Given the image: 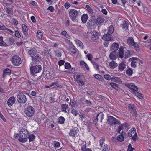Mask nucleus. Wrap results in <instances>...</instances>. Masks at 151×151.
Segmentation results:
<instances>
[{"mask_svg":"<svg viewBox=\"0 0 151 151\" xmlns=\"http://www.w3.org/2000/svg\"><path fill=\"white\" fill-rule=\"evenodd\" d=\"M22 28L23 33L25 35L27 34L28 29L27 27L24 24L22 25Z\"/></svg>","mask_w":151,"mask_h":151,"instance_id":"2f4dec72","label":"nucleus"},{"mask_svg":"<svg viewBox=\"0 0 151 151\" xmlns=\"http://www.w3.org/2000/svg\"><path fill=\"white\" fill-rule=\"evenodd\" d=\"M55 55L56 56L60 57L61 56V53L59 50H56L54 51Z\"/></svg>","mask_w":151,"mask_h":151,"instance_id":"8fccbe9b","label":"nucleus"},{"mask_svg":"<svg viewBox=\"0 0 151 151\" xmlns=\"http://www.w3.org/2000/svg\"><path fill=\"white\" fill-rule=\"evenodd\" d=\"M127 44L130 47L132 46V45L133 44L134 41V39L132 37H129L127 41Z\"/></svg>","mask_w":151,"mask_h":151,"instance_id":"b1692460","label":"nucleus"},{"mask_svg":"<svg viewBox=\"0 0 151 151\" xmlns=\"http://www.w3.org/2000/svg\"><path fill=\"white\" fill-rule=\"evenodd\" d=\"M61 106L62 109L63 110L64 109H66V108H67L68 106L66 104H63L61 105Z\"/></svg>","mask_w":151,"mask_h":151,"instance_id":"338daca9","label":"nucleus"},{"mask_svg":"<svg viewBox=\"0 0 151 151\" xmlns=\"http://www.w3.org/2000/svg\"><path fill=\"white\" fill-rule=\"evenodd\" d=\"M134 93L135 94V95L139 99H142L143 98V97L142 94L138 92L137 91H136L134 92Z\"/></svg>","mask_w":151,"mask_h":151,"instance_id":"09e8293b","label":"nucleus"},{"mask_svg":"<svg viewBox=\"0 0 151 151\" xmlns=\"http://www.w3.org/2000/svg\"><path fill=\"white\" fill-rule=\"evenodd\" d=\"M65 63V61L63 60H60L58 62L59 65L60 67L63 65Z\"/></svg>","mask_w":151,"mask_h":151,"instance_id":"680f3d73","label":"nucleus"},{"mask_svg":"<svg viewBox=\"0 0 151 151\" xmlns=\"http://www.w3.org/2000/svg\"><path fill=\"white\" fill-rule=\"evenodd\" d=\"M70 105L72 107L76 108L78 106L77 102L75 101H70Z\"/></svg>","mask_w":151,"mask_h":151,"instance_id":"a19ab883","label":"nucleus"},{"mask_svg":"<svg viewBox=\"0 0 151 151\" xmlns=\"http://www.w3.org/2000/svg\"><path fill=\"white\" fill-rule=\"evenodd\" d=\"M134 54V52L133 51L126 50L124 51V59H126L130 57Z\"/></svg>","mask_w":151,"mask_h":151,"instance_id":"9b49d317","label":"nucleus"},{"mask_svg":"<svg viewBox=\"0 0 151 151\" xmlns=\"http://www.w3.org/2000/svg\"><path fill=\"white\" fill-rule=\"evenodd\" d=\"M43 36V34L40 30H38L37 33V37L39 39H41Z\"/></svg>","mask_w":151,"mask_h":151,"instance_id":"c9c22d12","label":"nucleus"},{"mask_svg":"<svg viewBox=\"0 0 151 151\" xmlns=\"http://www.w3.org/2000/svg\"><path fill=\"white\" fill-rule=\"evenodd\" d=\"M65 120V118L63 117H60L59 118L58 123L60 124H63Z\"/></svg>","mask_w":151,"mask_h":151,"instance_id":"a18cd8bd","label":"nucleus"},{"mask_svg":"<svg viewBox=\"0 0 151 151\" xmlns=\"http://www.w3.org/2000/svg\"><path fill=\"white\" fill-rule=\"evenodd\" d=\"M118 55L119 57L122 59L124 58V54L123 47L121 46L118 50Z\"/></svg>","mask_w":151,"mask_h":151,"instance_id":"6ab92c4d","label":"nucleus"},{"mask_svg":"<svg viewBox=\"0 0 151 151\" xmlns=\"http://www.w3.org/2000/svg\"><path fill=\"white\" fill-rule=\"evenodd\" d=\"M136 132V129L134 128H132L128 132V135L130 137L133 136Z\"/></svg>","mask_w":151,"mask_h":151,"instance_id":"a878e982","label":"nucleus"},{"mask_svg":"<svg viewBox=\"0 0 151 151\" xmlns=\"http://www.w3.org/2000/svg\"><path fill=\"white\" fill-rule=\"evenodd\" d=\"M132 136V138L134 141H136L138 138L137 133H136Z\"/></svg>","mask_w":151,"mask_h":151,"instance_id":"13d9d810","label":"nucleus"},{"mask_svg":"<svg viewBox=\"0 0 151 151\" xmlns=\"http://www.w3.org/2000/svg\"><path fill=\"white\" fill-rule=\"evenodd\" d=\"M119 46L118 43H113L110 47V50L112 52H115L119 49Z\"/></svg>","mask_w":151,"mask_h":151,"instance_id":"dca6fc26","label":"nucleus"},{"mask_svg":"<svg viewBox=\"0 0 151 151\" xmlns=\"http://www.w3.org/2000/svg\"><path fill=\"white\" fill-rule=\"evenodd\" d=\"M76 48L75 47L74 45H71L69 47L68 50L73 54H75L77 52Z\"/></svg>","mask_w":151,"mask_h":151,"instance_id":"bb28decb","label":"nucleus"},{"mask_svg":"<svg viewBox=\"0 0 151 151\" xmlns=\"http://www.w3.org/2000/svg\"><path fill=\"white\" fill-rule=\"evenodd\" d=\"M16 99L14 97H10L8 100L7 101V103L8 105L9 106H12L13 104L14 103Z\"/></svg>","mask_w":151,"mask_h":151,"instance_id":"a211bd4d","label":"nucleus"},{"mask_svg":"<svg viewBox=\"0 0 151 151\" xmlns=\"http://www.w3.org/2000/svg\"><path fill=\"white\" fill-rule=\"evenodd\" d=\"M75 42H76L77 45L80 47L82 49L84 48V46L81 41L78 40H75Z\"/></svg>","mask_w":151,"mask_h":151,"instance_id":"72a5a7b5","label":"nucleus"},{"mask_svg":"<svg viewBox=\"0 0 151 151\" xmlns=\"http://www.w3.org/2000/svg\"><path fill=\"white\" fill-rule=\"evenodd\" d=\"M104 115L102 112H100L97 114L96 117L94 118L93 119L94 123L95 125L97 126L98 122H101L103 119H104Z\"/></svg>","mask_w":151,"mask_h":151,"instance_id":"0eeeda50","label":"nucleus"},{"mask_svg":"<svg viewBox=\"0 0 151 151\" xmlns=\"http://www.w3.org/2000/svg\"><path fill=\"white\" fill-rule=\"evenodd\" d=\"M99 34L96 31H93L91 33V39L93 40H95L99 38Z\"/></svg>","mask_w":151,"mask_h":151,"instance_id":"2eb2a0df","label":"nucleus"},{"mask_svg":"<svg viewBox=\"0 0 151 151\" xmlns=\"http://www.w3.org/2000/svg\"><path fill=\"white\" fill-rule=\"evenodd\" d=\"M91 63H92L93 65L94 66L95 69L96 70H99V66L98 64L94 61H92Z\"/></svg>","mask_w":151,"mask_h":151,"instance_id":"c03bdc74","label":"nucleus"},{"mask_svg":"<svg viewBox=\"0 0 151 151\" xmlns=\"http://www.w3.org/2000/svg\"><path fill=\"white\" fill-rule=\"evenodd\" d=\"M79 11L74 9H71L69 12V16L72 21H74L78 15Z\"/></svg>","mask_w":151,"mask_h":151,"instance_id":"39448f33","label":"nucleus"},{"mask_svg":"<svg viewBox=\"0 0 151 151\" xmlns=\"http://www.w3.org/2000/svg\"><path fill=\"white\" fill-rule=\"evenodd\" d=\"M52 145L55 148H58L60 147V143L57 141H54L53 142L52 144Z\"/></svg>","mask_w":151,"mask_h":151,"instance_id":"f704fd0d","label":"nucleus"},{"mask_svg":"<svg viewBox=\"0 0 151 151\" xmlns=\"http://www.w3.org/2000/svg\"><path fill=\"white\" fill-rule=\"evenodd\" d=\"M126 65L125 62H123L120 63L119 66L118 68L119 70L122 71L126 68Z\"/></svg>","mask_w":151,"mask_h":151,"instance_id":"393cba45","label":"nucleus"},{"mask_svg":"<svg viewBox=\"0 0 151 151\" xmlns=\"http://www.w3.org/2000/svg\"><path fill=\"white\" fill-rule=\"evenodd\" d=\"M89 60H90L91 62L92 61H93L92 60V58H93V56L91 54H88L86 55Z\"/></svg>","mask_w":151,"mask_h":151,"instance_id":"bf43d9fd","label":"nucleus"},{"mask_svg":"<svg viewBox=\"0 0 151 151\" xmlns=\"http://www.w3.org/2000/svg\"><path fill=\"white\" fill-rule=\"evenodd\" d=\"M128 149H127L128 151H133L134 150V148H132V147L131 145L130 144H129L128 146Z\"/></svg>","mask_w":151,"mask_h":151,"instance_id":"4d7b16f0","label":"nucleus"},{"mask_svg":"<svg viewBox=\"0 0 151 151\" xmlns=\"http://www.w3.org/2000/svg\"><path fill=\"white\" fill-rule=\"evenodd\" d=\"M129 61H131V66L132 67L135 68L137 66H139L141 64H143V62L139 59L132 57L129 59Z\"/></svg>","mask_w":151,"mask_h":151,"instance_id":"f03ea898","label":"nucleus"},{"mask_svg":"<svg viewBox=\"0 0 151 151\" xmlns=\"http://www.w3.org/2000/svg\"><path fill=\"white\" fill-rule=\"evenodd\" d=\"M102 39L105 40L110 41L113 40V37L111 34L107 33L103 35Z\"/></svg>","mask_w":151,"mask_h":151,"instance_id":"f8f14e48","label":"nucleus"},{"mask_svg":"<svg viewBox=\"0 0 151 151\" xmlns=\"http://www.w3.org/2000/svg\"><path fill=\"white\" fill-rule=\"evenodd\" d=\"M13 8V6H10L7 8L6 12L8 14H9L10 13V10H12Z\"/></svg>","mask_w":151,"mask_h":151,"instance_id":"5fc2aeb1","label":"nucleus"},{"mask_svg":"<svg viewBox=\"0 0 151 151\" xmlns=\"http://www.w3.org/2000/svg\"><path fill=\"white\" fill-rule=\"evenodd\" d=\"M80 64L81 65L84 66L87 70H89V68L88 65L84 61L81 60L80 62Z\"/></svg>","mask_w":151,"mask_h":151,"instance_id":"79ce46f5","label":"nucleus"},{"mask_svg":"<svg viewBox=\"0 0 151 151\" xmlns=\"http://www.w3.org/2000/svg\"><path fill=\"white\" fill-rule=\"evenodd\" d=\"M110 85L113 88L115 89H118L119 88L118 85L114 83H110Z\"/></svg>","mask_w":151,"mask_h":151,"instance_id":"49530a36","label":"nucleus"},{"mask_svg":"<svg viewBox=\"0 0 151 151\" xmlns=\"http://www.w3.org/2000/svg\"><path fill=\"white\" fill-rule=\"evenodd\" d=\"M20 137L18 140L22 143H24L27 141V138L29 136V133L27 130L23 129L19 131Z\"/></svg>","mask_w":151,"mask_h":151,"instance_id":"f257e3e1","label":"nucleus"},{"mask_svg":"<svg viewBox=\"0 0 151 151\" xmlns=\"http://www.w3.org/2000/svg\"><path fill=\"white\" fill-rule=\"evenodd\" d=\"M104 19L101 17H98L97 19V22L99 24L102 23L104 22Z\"/></svg>","mask_w":151,"mask_h":151,"instance_id":"4c0bfd02","label":"nucleus"},{"mask_svg":"<svg viewBox=\"0 0 151 151\" xmlns=\"http://www.w3.org/2000/svg\"><path fill=\"white\" fill-rule=\"evenodd\" d=\"M130 110L132 112L135 116L136 117L137 116V112H136L135 108L134 107L132 108V109H131Z\"/></svg>","mask_w":151,"mask_h":151,"instance_id":"de8ad7c7","label":"nucleus"},{"mask_svg":"<svg viewBox=\"0 0 151 151\" xmlns=\"http://www.w3.org/2000/svg\"><path fill=\"white\" fill-rule=\"evenodd\" d=\"M113 27L112 25H111L109 26V27L108 28V32L107 33L111 35L113 33Z\"/></svg>","mask_w":151,"mask_h":151,"instance_id":"58836bf2","label":"nucleus"},{"mask_svg":"<svg viewBox=\"0 0 151 151\" xmlns=\"http://www.w3.org/2000/svg\"><path fill=\"white\" fill-rule=\"evenodd\" d=\"M87 28L88 29H91L94 27L95 23L92 20H90L87 23Z\"/></svg>","mask_w":151,"mask_h":151,"instance_id":"aec40b11","label":"nucleus"},{"mask_svg":"<svg viewBox=\"0 0 151 151\" xmlns=\"http://www.w3.org/2000/svg\"><path fill=\"white\" fill-rule=\"evenodd\" d=\"M132 46H133L134 48L136 51H138L139 50V43L137 42H134L132 45Z\"/></svg>","mask_w":151,"mask_h":151,"instance_id":"473e14b6","label":"nucleus"},{"mask_svg":"<svg viewBox=\"0 0 151 151\" xmlns=\"http://www.w3.org/2000/svg\"><path fill=\"white\" fill-rule=\"evenodd\" d=\"M17 99L18 102L21 104H24L27 101L25 95L22 93H20L18 95Z\"/></svg>","mask_w":151,"mask_h":151,"instance_id":"1a4fd4ad","label":"nucleus"},{"mask_svg":"<svg viewBox=\"0 0 151 151\" xmlns=\"http://www.w3.org/2000/svg\"><path fill=\"white\" fill-rule=\"evenodd\" d=\"M15 35L17 37L19 38L21 37V35L19 31L17 30L15 31Z\"/></svg>","mask_w":151,"mask_h":151,"instance_id":"052dcab7","label":"nucleus"},{"mask_svg":"<svg viewBox=\"0 0 151 151\" xmlns=\"http://www.w3.org/2000/svg\"><path fill=\"white\" fill-rule=\"evenodd\" d=\"M11 70L8 68H6L4 69L3 71V76L4 77L6 76V75H9L11 73Z\"/></svg>","mask_w":151,"mask_h":151,"instance_id":"7c9ffc66","label":"nucleus"},{"mask_svg":"<svg viewBox=\"0 0 151 151\" xmlns=\"http://www.w3.org/2000/svg\"><path fill=\"white\" fill-rule=\"evenodd\" d=\"M71 113L74 115L76 116L78 114V112L75 109H73L71 111Z\"/></svg>","mask_w":151,"mask_h":151,"instance_id":"864d4df0","label":"nucleus"},{"mask_svg":"<svg viewBox=\"0 0 151 151\" xmlns=\"http://www.w3.org/2000/svg\"><path fill=\"white\" fill-rule=\"evenodd\" d=\"M28 52L29 54L32 57H33L34 55L36 54L37 52V50L34 47L31 48L30 49L28 50Z\"/></svg>","mask_w":151,"mask_h":151,"instance_id":"f3484780","label":"nucleus"},{"mask_svg":"<svg viewBox=\"0 0 151 151\" xmlns=\"http://www.w3.org/2000/svg\"><path fill=\"white\" fill-rule=\"evenodd\" d=\"M124 127H125V125L123 124H121L119 125L118 127V129L117 131V132L119 133L123 129Z\"/></svg>","mask_w":151,"mask_h":151,"instance_id":"37998d69","label":"nucleus"},{"mask_svg":"<svg viewBox=\"0 0 151 151\" xmlns=\"http://www.w3.org/2000/svg\"><path fill=\"white\" fill-rule=\"evenodd\" d=\"M65 69H68L71 67V66L69 63L66 62L65 63Z\"/></svg>","mask_w":151,"mask_h":151,"instance_id":"6e6d98bb","label":"nucleus"},{"mask_svg":"<svg viewBox=\"0 0 151 151\" xmlns=\"http://www.w3.org/2000/svg\"><path fill=\"white\" fill-rule=\"evenodd\" d=\"M32 58V60L33 63H35L40 61L41 59V57L40 54L37 52L36 54L34 55Z\"/></svg>","mask_w":151,"mask_h":151,"instance_id":"9d476101","label":"nucleus"},{"mask_svg":"<svg viewBox=\"0 0 151 151\" xmlns=\"http://www.w3.org/2000/svg\"><path fill=\"white\" fill-rule=\"evenodd\" d=\"M78 130L77 127H75L73 129L71 130L69 133V134L70 136L72 137H75L77 136Z\"/></svg>","mask_w":151,"mask_h":151,"instance_id":"4468645a","label":"nucleus"},{"mask_svg":"<svg viewBox=\"0 0 151 151\" xmlns=\"http://www.w3.org/2000/svg\"><path fill=\"white\" fill-rule=\"evenodd\" d=\"M81 76V75H78L76 77V79L77 83H80L81 84V86H82L84 85V83H83V81L81 80L80 79Z\"/></svg>","mask_w":151,"mask_h":151,"instance_id":"c756f323","label":"nucleus"},{"mask_svg":"<svg viewBox=\"0 0 151 151\" xmlns=\"http://www.w3.org/2000/svg\"><path fill=\"white\" fill-rule=\"evenodd\" d=\"M125 85L130 89L132 90L134 93L138 90L137 87L133 83H126Z\"/></svg>","mask_w":151,"mask_h":151,"instance_id":"ddd939ff","label":"nucleus"},{"mask_svg":"<svg viewBox=\"0 0 151 151\" xmlns=\"http://www.w3.org/2000/svg\"><path fill=\"white\" fill-rule=\"evenodd\" d=\"M109 149L108 147L106 145V146L104 145V148L103 151H109Z\"/></svg>","mask_w":151,"mask_h":151,"instance_id":"774afa93","label":"nucleus"},{"mask_svg":"<svg viewBox=\"0 0 151 151\" xmlns=\"http://www.w3.org/2000/svg\"><path fill=\"white\" fill-rule=\"evenodd\" d=\"M42 69V68L40 65H36L30 67V72L32 74L34 75L35 73H37L40 72Z\"/></svg>","mask_w":151,"mask_h":151,"instance_id":"423d86ee","label":"nucleus"},{"mask_svg":"<svg viewBox=\"0 0 151 151\" xmlns=\"http://www.w3.org/2000/svg\"><path fill=\"white\" fill-rule=\"evenodd\" d=\"M124 139V137L122 135H119L117 136V138L115 137H113L112 139L113 142H116V140H118L120 142H122Z\"/></svg>","mask_w":151,"mask_h":151,"instance_id":"5701e85b","label":"nucleus"},{"mask_svg":"<svg viewBox=\"0 0 151 151\" xmlns=\"http://www.w3.org/2000/svg\"><path fill=\"white\" fill-rule=\"evenodd\" d=\"M47 9L48 10H50L52 12H53L54 10V8L52 6H49Z\"/></svg>","mask_w":151,"mask_h":151,"instance_id":"e2e57ef3","label":"nucleus"},{"mask_svg":"<svg viewBox=\"0 0 151 151\" xmlns=\"http://www.w3.org/2000/svg\"><path fill=\"white\" fill-rule=\"evenodd\" d=\"M105 139L104 138H101L99 140V144L101 147H102L103 143H104Z\"/></svg>","mask_w":151,"mask_h":151,"instance_id":"3c124183","label":"nucleus"},{"mask_svg":"<svg viewBox=\"0 0 151 151\" xmlns=\"http://www.w3.org/2000/svg\"><path fill=\"white\" fill-rule=\"evenodd\" d=\"M126 73L129 76H131L132 74L133 70L131 68H129L126 70Z\"/></svg>","mask_w":151,"mask_h":151,"instance_id":"ea45409f","label":"nucleus"},{"mask_svg":"<svg viewBox=\"0 0 151 151\" xmlns=\"http://www.w3.org/2000/svg\"><path fill=\"white\" fill-rule=\"evenodd\" d=\"M6 28H6V27L4 25H3L2 26H1L0 24V30H6Z\"/></svg>","mask_w":151,"mask_h":151,"instance_id":"69168bd1","label":"nucleus"},{"mask_svg":"<svg viewBox=\"0 0 151 151\" xmlns=\"http://www.w3.org/2000/svg\"><path fill=\"white\" fill-rule=\"evenodd\" d=\"M12 62L15 66H19L21 63V60L19 57L17 55H14L12 58Z\"/></svg>","mask_w":151,"mask_h":151,"instance_id":"6e6552de","label":"nucleus"},{"mask_svg":"<svg viewBox=\"0 0 151 151\" xmlns=\"http://www.w3.org/2000/svg\"><path fill=\"white\" fill-rule=\"evenodd\" d=\"M128 25L129 23L127 21H123L122 22L121 24V27L122 28L125 30H128Z\"/></svg>","mask_w":151,"mask_h":151,"instance_id":"412c9836","label":"nucleus"},{"mask_svg":"<svg viewBox=\"0 0 151 151\" xmlns=\"http://www.w3.org/2000/svg\"><path fill=\"white\" fill-rule=\"evenodd\" d=\"M94 77L97 80L100 81H102L103 79V77L100 75L99 74H96L94 75Z\"/></svg>","mask_w":151,"mask_h":151,"instance_id":"e433bc0d","label":"nucleus"},{"mask_svg":"<svg viewBox=\"0 0 151 151\" xmlns=\"http://www.w3.org/2000/svg\"><path fill=\"white\" fill-rule=\"evenodd\" d=\"M35 109L32 106H28L25 109V113L27 117H31L34 114Z\"/></svg>","mask_w":151,"mask_h":151,"instance_id":"7ed1b4c3","label":"nucleus"},{"mask_svg":"<svg viewBox=\"0 0 151 151\" xmlns=\"http://www.w3.org/2000/svg\"><path fill=\"white\" fill-rule=\"evenodd\" d=\"M118 55L117 53L114 52H111L109 55L110 59L113 60H116L117 57Z\"/></svg>","mask_w":151,"mask_h":151,"instance_id":"4be33fe9","label":"nucleus"},{"mask_svg":"<svg viewBox=\"0 0 151 151\" xmlns=\"http://www.w3.org/2000/svg\"><path fill=\"white\" fill-rule=\"evenodd\" d=\"M104 78L108 80H110L111 78V76L110 75L108 74L105 75L104 76Z\"/></svg>","mask_w":151,"mask_h":151,"instance_id":"0e129e2a","label":"nucleus"},{"mask_svg":"<svg viewBox=\"0 0 151 151\" xmlns=\"http://www.w3.org/2000/svg\"><path fill=\"white\" fill-rule=\"evenodd\" d=\"M28 138L29 142L32 141L35 138V136L33 134H31L28 136Z\"/></svg>","mask_w":151,"mask_h":151,"instance_id":"603ef678","label":"nucleus"},{"mask_svg":"<svg viewBox=\"0 0 151 151\" xmlns=\"http://www.w3.org/2000/svg\"><path fill=\"white\" fill-rule=\"evenodd\" d=\"M109 66L111 69H114L117 66V64L114 61H111L109 63Z\"/></svg>","mask_w":151,"mask_h":151,"instance_id":"cd10ccee","label":"nucleus"},{"mask_svg":"<svg viewBox=\"0 0 151 151\" xmlns=\"http://www.w3.org/2000/svg\"><path fill=\"white\" fill-rule=\"evenodd\" d=\"M107 121L108 122V124L110 125H119L120 124V122L119 121L111 116H108Z\"/></svg>","mask_w":151,"mask_h":151,"instance_id":"20e7f679","label":"nucleus"},{"mask_svg":"<svg viewBox=\"0 0 151 151\" xmlns=\"http://www.w3.org/2000/svg\"><path fill=\"white\" fill-rule=\"evenodd\" d=\"M88 16L86 14H84L82 15L81 17V20L83 23L86 22L88 19Z\"/></svg>","mask_w":151,"mask_h":151,"instance_id":"c85d7f7f","label":"nucleus"}]
</instances>
